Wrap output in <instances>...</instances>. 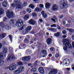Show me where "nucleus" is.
<instances>
[{
    "mask_svg": "<svg viewBox=\"0 0 74 74\" xmlns=\"http://www.w3.org/2000/svg\"><path fill=\"white\" fill-rule=\"evenodd\" d=\"M10 23L13 26L21 27L23 23V21L21 19L17 20L16 21L14 20L11 19L10 21Z\"/></svg>",
    "mask_w": 74,
    "mask_h": 74,
    "instance_id": "f257e3e1",
    "label": "nucleus"
},
{
    "mask_svg": "<svg viewBox=\"0 0 74 74\" xmlns=\"http://www.w3.org/2000/svg\"><path fill=\"white\" fill-rule=\"evenodd\" d=\"M63 43L64 45H65V46L63 47V49L64 51L67 50V47L71 48L72 46L71 45L70 43L69 40L68 39H65L63 41Z\"/></svg>",
    "mask_w": 74,
    "mask_h": 74,
    "instance_id": "f03ea898",
    "label": "nucleus"
},
{
    "mask_svg": "<svg viewBox=\"0 0 74 74\" xmlns=\"http://www.w3.org/2000/svg\"><path fill=\"white\" fill-rule=\"evenodd\" d=\"M21 0H15L14 3L11 5L12 7H16V8H22L23 7V5L22 3L19 2Z\"/></svg>",
    "mask_w": 74,
    "mask_h": 74,
    "instance_id": "7ed1b4c3",
    "label": "nucleus"
},
{
    "mask_svg": "<svg viewBox=\"0 0 74 74\" xmlns=\"http://www.w3.org/2000/svg\"><path fill=\"white\" fill-rule=\"evenodd\" d=\"M60 7L62 9L63 8H67L68 7V4L67 1L64 2L63 1L62 2H60Z\"/></svg>",
    "mask_w": 74,
    "mask_h": 74,
    "instance_id": "20e7f679",
    "label": "nucleus"
},
{
    "mask_svg": "<svg viewBox=\"0 0 74 74\" xmlns=\"http://www.w3.org/2000/svg\"><path fill=\"white\" fill-rule=\"evenodd\" d=\"M5 57V55L3 53H0V66L4 64V61L2 59H4Z\"/></svg>",
    "mask_w": 74,
    "mask_h": 74,
    "instance_id": "39448f33",
    "label": "nucleus"
},
{
    "mask_svg": "<svg viewBox=\"0 0 74 74\" xmlns=\"http://www.w3.org/2000/svg\"><path fill=\"white\" fill-rule=\"evenodd\" d=\"M6 15L9 18H12L13 16H14L15 14L13 12H10L9 10H8L7 13Z\"/></svg>",
    "mask_w": 74,
    "mask_h": 74,
    "instance_id": "423d86ee",
    "label": "nucleus"
},
{
    "mask_svg": "<svg viewBox=\"0 0 74 74\" xmlns=\"http://www.w3.org/2000/svg\"><path fill=\"white\" fill-rule=\"evenodd\" d=\"M17 66L16 64H11L9 67V69L11 71L14 70L16 69Z\"/></svg>",
    "mask_w": 74,
    "mask_h": 74,
    "instance_id": "0eeeda50",
    "label": "nucleus"
},
{
    "mask_svg": "<svg viewBox=\"0 0 74 74\" xmlns=\"http://www.w3.org/2000/svg\"><path fill=\"white\" fill-rule=\"evenodd\" d=\"M58 71L56 69H52L51 70L49 73V74H57Z\"/></svg>",
    "mask_w": 74,
    "mask_h": 74,
    "instance_id": "6e6552de",
    "label": "nucleus"
},
{
    "mask_svg": "<svg viewBox=\"0 0 74 74\" xmlns=\"http://www.w3.org/2000/svg\"><path fill=\"white\" fill-rule=\"evenodd\" d=\"M18 70L20 73H22L24 71L25 68L23 66H20L18 68Z\"/></svg>",
    "mask_w": 74,
    "mask_h": 74,
    "instance_id": "1a4fd4ad",
    "label": "nucleus"
},
{
    "mask_svg": "<svg viewBox=\"0 0 74 74\" xmlns=\"http://www.w3.org/2000/svg\"><path fill=\"white\" fill-rule=\"evenodd\" d=\"M29 24L34 25L36 24V21L33 19H30L29 21Z\"/></svg>",
    "mask_w": 74,
    "mask_h": 74,
    "instance_id": "9d476101",
    "label": "nucleus"
},
{
    "mask_svg": "<svg viewBox=\"0 0 74 74\" xmlns=\"http://www.w3.org/2000/svg\"><path fill=\"white\" fill-rule=\"evenodd\" d=\"M58 8V6L55 5H53V7L51 8V10H52L53 11H57Z\"/></svg>",
    "mask_w": 74,
    "mask_h": 74,
    "instance_id": "9b49d317",
    "label": "nucleus"
},
{
    "mask_svg": "<svg viewBox=\"0 0 74 74\" xmlns=\"http://www.w3.org/2000/svg\"><path fill=\"white\" fill-rule=\"evenodd\" d=\"M38 70L40 73L44 74V68L42 67H40L38 69Z\"/></svg>",
    "mask_w": 74,
    "mask_h": 74,
    "instance_id": "f8f14e48",
    "label": "nucleus"
},
{
    "mask_svg": "<svg viewBox=\"0 0 74 74\" xmlns=\"http://www.w3.org/2000/svg\"><path fill=\"white\" fill-rule=\"evenodd\" d=\"M38 70L40 73L44 74V68L42 67H40L38 69Z\"/></svg>",
    "mask_w": 74,
    "mask_h": 74,
    "instance_id": "ddd939ff",
    "label": "nucleus"
},
{
    "mask_svg": "<svg viewBox=\"0 0 74 74\" xmlns=\"http://www.w3.org/2000/svg\"><path fill=\"white\" fill-rule=\"evenodd\" d=\"M2 5L3 7L6 8L8 5V3L7 2L5 1H4L2 3Z\"/></svg>",
    "mask_w": 74,
    "mask_h": 74,
    "instance_id": "4468645a",
    "label": "nucleus"
},
{
    "mask_svg": "<svg viewBox=\"0 0 74 74\" xmlns=\"http://www.w3.org/2000/svg\"><path fill=\"white\" fill-rule=\"evenodd\" d=\"M52 39L51 38H48L47 39V42L48 45H50L52 43Z\"/></svg>",
    "mask_w": 74,
    "mask_h": 74,
    "instance_id": "2eb2a0df",
    "label": "nucleus"
},
{
    "mask_svg": "<svg viewBox=\"0 0 74 74\" xmlns=\"http://www.w3.org/2000/svg\"><path fill=\"white\" fill-rule=\"evenodd\" d=\"M5 27L6 31H8V30H10L11 29V28L10 27V25H5Z\"/></svg>",
    "mask_w": 74,
    "mask_h": 74,
    "instance_id": "dca6fc26",
    "label": "nucleus"
},
{
    "mask_svg": "<svg viewBox=\"0 0 74 74\" xmlns=\"http://www.w3.org/2000/svg\"><path fill=\"white\" fill-rule=\"evenodd\" d=\"M63 62H66L65 63V64H70V60L68 59H65L63 60Z\"/></svg>",
    "mask_w": 74,
    "mask_h": 74,
    "instance_id": "f3484780",
    "label": "nucleus"
},
{
    "mask_svg": "<svg viewBox=\"0 0 74 74\" xmlns=\"http://www.w3.org/2000/svg\"><path fill=\"white\" fill-rule=\"evenodd\" d=\"M6 36V34L3 33L0 35V39H3Z\"/></svg>",
    "mask_w": 74,
    "mask_h": 74,
    "instance_id": "a211bd4d",
    "label": "nucleus"
},
{
    "mask_svg": "<svg viewBox=\"0 0 74 74\" xmlns=\"http://www.w3.org/2000/svg\"><path fill=\"white\" fill-rule=\"evenodd\" d=\"M15 58V57L14 56H10L9 58H8L7 59V60H13Z\"/></svg>",
    "mask_w": 74,
    "mask_h": 74,
    "instance_id": "6ab92c4d",
    "label": "nucleus"
},
{
    "mask_svg": "<svg viewBox=\"0 0 74 74\" xmlns=\"http://www.w3.org/2000/svg\"><path fill=\"white\" fill-rule=\"evenodd\" d=\"M31 29H32V27H31V26H28L26 29V31L27 32H29L31 30Z\"/></svg>",
    "mask_w": 74,
    "mask_h": 74,
    "instance_id": "aec40b11",
    "label": "nucleus"
},
{
    "mask_svg": "<svg viewBox=\"0 0 74 74\" xmlns=\"http://www.w3.org/2000/svg\"><path fill=\"white\" fill-rule=\"evenodd\" d=\"M2 51L3 52L5 53H7L8 50L7 49V48L5 47H4L2 48Z\"/></svg>",
    "mask_w": 74,
    "mask_h": 74,
    "instance_id": "412c9836",
    "label": "nucleus"
},
{
    "mask_svg": "<svg viewBox=\"0 0 74 74\" xmlns=\"http://www.w3.org/2000/svg\"><path fill=\"white\" fill-rule=\"evenodd\" d=\"M42 54L43 56V57H45V56H47V52L46 50L42 51Z\"/></svg>",
    "mask_w": 74,
    "mask_h": 74,
    "instance_id": "4be33fe9",
    "label": "nucleus"
},
{
    "mask_svg": "<svg viewBox=\"0 0 74 74\" xmlns=\"http://www.w3.org/2000/svg\"><path fill=\"white\" fill-rule=\"evenodd\" d=\"M35 10L34 11H35V12H36V11H37V12H41L42 10L41 9H40L38 7L36 8Z\"/></svg>",
    "mask_w": 74,
    "mask_h": 74,
    "instance_id": "5701e85b",
    "label": "nucleus"
},
{
    "mask_svg": "<svg viewBox=\"0 0 74 74\" xmlns=\"http://www.w3.org/2000/svg\"><path fill=\"white\" fill-rule=\"evenodd\" d=\"M45 7L47 9L49 8L50 7V4L48 2L46 3L45 5Z\"/></svg>",
    "mask_w": 74,
    "mask_h": 74,
    "instance_id": "b1692460",
    "label": "nucleus"
},
{
    "mask_svg": "<svg viewBox=\"0 0 74 74\" xmlns=\"http://www.w3.org/2000/svg\"><path fill=\"white\" fill-rule=\"evenodd\" d=\"M5 24L3 22H0V26L3 29L5 27Z\"/></svg>",
    "mask_w": 74,
    "mask_h": 74,
    "instance_id": "393cba45",
    "label": "nucleus"
},
{
    "mask_svg": "<svg viewBox=\"0 0 74 74\" xmlns=\"http://www.w3.org/2000/svg\"><path fill=\"white\" fill-rule=\"evenodd\" d=\"M29 15L27 14L24 16V19L25 21H26V20H27L29 19Z\"/></svg>",
    "mask_w": 74,
    "mask_h": 74,
    "instance_id": "a878e982",
    "label": "nucleus"
},
{
    "mask_svg": "<svg viewBox=\"0 0 74 74\" xmlns=\"http://www.w3.org/2000/svg\"><path fill=\"white\" fill-rule=\"evenodd\" d=\"M60 33L59 32H57V33L55 34L54 36L55 37H59L60 36Z\"/></svg>",
    "mask_w": 74,
    "mask_h": 74,
    "instance_id": "bb28decb",
    "label": "nucleus"
},
{
    "mask_svg": "<svg viewBox=\"0 0 74 74\" xmlns=\"http://www.w3.org/2000/svg\"><path fill=\"white\" fill-rule=\"evenodd\" d=\"M51 20H52L53 22H56V21H55V20H56V17L55 16H53V18H51Z\"/></svg>",
    "mask_w": 74,
    "mask_h": 74,
    "instance_id": "cd10ccee",
    "label": "nucleus"
},
{
    "mask_svg": "<svg viewBox=\"0 0 74 74\" xmlns=\"http://www.w3.org/2000/svg\"><path fill=\"white\" fill-rule=\"evenodd\" d=\"M14 74H20V72L17 70H15L13 71Z\"/></svg>",
    "mask_w": 74,
    "mask_h": 74,
    "instance_id": "c85d7f7f",
    "label": "nucleus"
},
{
    "mask_svg": "<svg viewBox=\"0 0 74 74\" xmlns=\"http://www.w3.org/2000/svg\"><path fill=\"white\" fill-rule=\"evenodd\" d=\"M29 8H32V9H34V8L35 7L34 5L33 4H31L30 5H29Z\"/></svg>",
    "mask_w": 74,
    "mask_h": 74,
    "instance_id": "c756f323",
    "label": "nucleus"
},
{
    "mask_svg": "<svg viewBox=\"0 0 74 74\" xmlns=\"http://www.w3.org/2000/svg\"><path fill=\"white\" fill-rule=\"evenodd\" d=\"M26 11L28 13H31L32 12V10L30 8H27L26 9Z\"/></svg>",
    "mask_w": 74,
    "mask_h": 74,
    "instance_id": "7c9ffc66",
    "label": "nucleus"
},
{
    "mask_svg": "<svg viewBox=\"0 0 74 74\" xmlns=\"http://www.w3.org/2000/svg\"><path fill=\"white\" fill-rule=\"evenodd\" d=\"M30 56H26V61H29L30 60Z\"/></svg>",
    "mask_w": 74,
    "mask_h": 74,
    "instance_id": "2f4dec72",
    "label": "nucleus"
},
{
    "mask_svg": "<svg viewBox=\"0 0 74 74\" xmlns=\"http://www.w3.org/2000/svg\"><path fill=\"white\" fill-rule=\"evenodd\" d=\"M67 30H69L71 33H73V32H74V29H70V28H68L67 29Z\"/></svg>",
    "mask_w": 74,
    "mask_h": 74,
    "instance_id": "473e14b6",
    "label": "nucleus"
},
{
    "mask_svg": "<svg viewBox=\"0 0 74 74\" xmlns=\"http://www.w3.org/2000/svg\"><path fill=\"white\" fill-rule=\"evenodd\" d=\"M31 71L33 73L36 72V69L35 68H32L31 70Z\"/></svg>",
    "mask_w": 74,
    "mask_h": 74,
    "instance_id": "72a5a7b5",
    "label": "nucleus"
},
{
    "mask_svg": "<svg viewBox=\"0 0 74 74\" xmlns=\"http://www.w3.org/2000/svg\"><path fill=\"white\" fill-rule=\"evenodd\" d=\"M9 37L10 40V41L12 42V35H9Z\"/></svg>",
    "mask_w": 74,
    "mask_h": 74,
    "instance_id": "f704fd0d",
    "label": "nucleus"
},
{
    "mask_svg": "<svg viewBox=\"0 0 74 74\" xmlns=\"http://www.w3.org/2000/svg\"><path fill=\"white\" fill-rule=\"evenodd\" d=\"M24 42H26V43H28L29 42V40L28 39L25 38L24 41Z\"/></svg>",
    "mask_w": 74,
    "mask_h": 74,
    "instance_id": "c9c22d12",
    "label": "nucleus"
},
{
    "mask_svg": "<svg viewBox=\"0 0 74 74\" xmlns=\"http://www.w3.org/2000/svg\"><path fill=\"white\" fill-rule=\"evenodd\" d=\"M49 30H51V31H52L53 32H55V28H49Z\"/></svg>",
    "mask_w": 74,
    "mask_h": 74,
    "instance_id": "e433bc0d",
    "label": "nucleus"
},
{
    "mask_svg": "<svg viewBox=\"0 0 74 74\" xmlns=\"http://www.w3.org/2000/svg\"><path fill=\"white\" fill-rule=\"evenodd\" d=\"M22 60L23 61H26V56L23 57Z\"/></svg>",
    "mask_w": 74,
    "mask_h": 74,
    "instance_id": "4c0bfd02",
    "label": "nucleus"
},
{
    "mask_svg": "<svg viewBox=\"0 0 74 74\" xmlns=\"http://www.w3.org/2000/svg\"><path fill=\"white\" fill-rule=\"evenodd\" d=\"M18 64L19 66H22L23 65V63L21 62H18Z\"/></svg>",
    "mask_w": 74,
    "mask_h": 74,
    "instance_id": "58836bf2",
    "label": "nucleus"
},
{
    "mask_svg": "<svg viewBox=\"0 0 74 74\" xmlns=\"http://www.w3.org/2000/svg\"><path fill=\"white\" fill-rule=\"evenodd\" d=\"M50 27H56V24H54L52 25H51Z\"/></svg>",
    "mask_w": 74,
    "mask_h": 74,
    "instance_id": "ea45409f",
    "label": "nucleus"
},
{
    "mask_svg": "<svg viewBox=\"0 0 74 74\" xmlns=\"http://www.w3.org/2000/svg\"><path fill=\"white\" fill-rule=\"evenodd\" d=\"M47 16H48V14H47L46 13H45L43 15V16L44 18H47Z\"/></svg>",
    "mask_w": 74,
    "mask_h": 74,
    "instance_id": "a19ab883",
    "label": "nucleus"
},
{
    "mask_svg": "<svg viewBox=\"0 0 74 74\" xmlns=\"http://www.w3.org/2000/svg\"><path fill=\"white\" fill-rule=\"evenodd\" d=\"M66 33H67V31H66L65 30H64L62 31V33L63 34H66Z\"/></svg>",
    "mask_w": 74,
    "mask_h": 74,
    "instance_id": "79ce46f5",
    "label": "nucleus"
},
{
    "mask_svg": "<svg viewBox=\"0 0 74 74\" xmlns=\"http://www.w3.org/2000/svg\"><path fill=\"white\" fill-rule=\"evenodd\" d=\"M39 7L40 8H43L44 5L42 4H40L39 5Z\"/></svg>",
    "mask_w": 74,
    "mask_h": 74,
    "instance_id": "37998d69",
    "label": "nucleus"
},
{
    "mask_svg": "<svg viewBox=\"0 0 74 74\" xmlns=\"http://www.w3.org/2000/svg\"><path fill=\"white\" fill-rule=\"evenodd\" d=\"M28 51V49H27L26 51V53L27 55H29V52Z\"/></svg>",
    "mask_w": 74,
    "mask_h": 74,
    "instance_id": "c03bdc74",
    "label": "nucleus"
},
{
    "mask_svg": "<svg viewBox=\"0 0 74 74\" xmlns=\"http://www.w3.org/2000/svg\"><path fill=\"white\" fill-rule=\"evenodd\" d=\"M23 5L25 7V6H26V5H27V3H26V2H24L23 3Z\"/></svg>",
    "mask_w": 74,
    "mask_h": 74,
    "instance_id": "a18cd8bd",
    "label": "nucleus"
},
{
    "mask_svg": "<svg viewBox=\"0 0 74 74\" xmlns=\"http://www.w3.org/2000/svg\"><path fill=\"white\" fill-rule=\"evenodd\" d=\"M32 15H33V16H36V13H33L32 14Z\"/></svg>",
    "mask_w": 74,
    "mask_h": 74,
    "instance_id": "49530a36",
    "label": "nucleus"
},
{
    "mask_svg": "<svg viewBox=\"0 0 74 74\" xmlns=\"http://www.w3.org/2000/svg\"><path fill=\"white\" fill-rule=\"evenodd\" d=\"M24 27V26H23V27H21L19 29V30H22L23 29V27Z\"/></svg>",
    "mask_w": 74,
    "mask_h": 74,
    "instance_id": "de8ad7c7",
    "label": "nucleus"
},
{
    "mask_svg": "<svg viewBox=\"0 0 74 74\" xmlns=\"http://www.w3.org/2000/svg\"><path fill=\"white\" fill-rule=\"evenodd\" d=\"M9 50L10 51H12L13 49H12V47H10L9 48Z\"/></svg>",
    "mask_w": 74,
    "mask_h": 74,
    "instance_id": "09e8293b",
    "label": "nucleus"
},
{
    "mask_svg": "<svg viewBox=\"0 0 74 74\" xmlns=\"http://www.w3.org/2000/svg\"><path fill=\"white\" fill-rule=\"evenodd\" d=\"M21 47H25V45L23 44H21Z\"/></svg>",
    "mask_w": 74,
    "mask_h": 74,
    "instance_id": "8fccbe9b",
    "label": "nucleus"
},
{
    "mask_svg": "<svg viewBox=\"0 0 74 74\" xmlns=\"http://www.w3.org/2000/svg\"><path fill=\"white\" fill-rule=\"evenodd\" d=\"M72 38L73 40H74V34H73L72 35Z\"/></svg>",
    "mask_w": 74,
    "mask_h": 74,
    "instance_id": "3c124183",
    "label": "nucleus"
},
{
    "mask_svg": "<svg viewBox=\"0 0 74 74\" xmlns=\"http://www.w3.org/2000/svg\"><path fill=\"white\" fill-rule=\"evenodd\" d=\"M63 17V16L62 15L59 16V18H60V19H62Z\"/></svg>",
    "mask_w": 74,
    "mask_h": 74,
    "instance_id": "603ef678",
    "label": "nucleus"
},
{
    "mask_svg": "<svg viewBox=\"0 0 74 74\" xmlns=\"http://www.w3.org/2000/svg\"><path fill=\"white\" fill-rule=\"evenodd\" d=\"M59 54L58 53L57 54L56 56V58H58V57H59Z\"/></svg>",
    "mask_w": 74,
    "mask_h": 74,
    "instance_id": "864d4df0",
    "label": "nucleus"
},
{
    "mask_svg": "<svg viewBox=\"0 0 74 74\" xmlns=\"http://www.w3.org/2000/svg\"><path fill=\"white\" fill-rule=\"evenodd\" d=\"M6 20H7V18L5 17H4L3 18V21L4 22H5Z\"/></svg>",
    "mask_w": 74,
    "mask_h": 74,
    "instance_id": "5fc2aeb1",
    "label": "nucleus"
},
{
    "mask_svg": "<svg viewBox=\"0 0 74 74\" xmlns=\"http://www.w3.org/2000/svg\"><path fill=\"white\" fill-rule=\"evenodd\" d=\"M20 41H22V40H23V38H22V36H20Z\"/></svg>",
    "mask_w": 74,
    "mask_h": 74,
    "instance_id": "6e6d98bb",
    "label": "nucleus"
},
{
    "mask_svg": "<svg viewBox=\"0 0 74 74\" xmlns=\"http://www.w3.org/2000/svg\"><path fill=\"white\" fill-rule=\"evenodd\" d=\"M41 13L42 14H43V15L44 14H45V12H44V11H42V12H41Z\"/></svg>",
    "mask_w": 74,
    "mask_h": 74,
    "instance_id": "4d7b16f0",
    "label": "nucleus"
},
{
    "mask_svg": "<svg viewBox=\"0 0 74 74\" xmlns=\"http://www.w3.org/2000/svg\"><path fill=\"white\" fill-rule=\"evenodd\" d=\"M39 21L40 22H42L43 21L42 19H40L39 20Z\"/></svg>",
    "mask_w": 74,
    "mask_h": 74,
    "instance_id": "13d9d810",
    "label": "nucleus"
},
{
    "mask_svg": "<svg viewBox=\"0 0 74 74\" xmlns=\"http://www.w3.org/2000/svg\"><path fill=\"white\" fill-rule=\"evenodd\" d=\"M72 45L73 48H74V42H73L72 43Z\"/></svg>",
    "mask_w": 74,
    "mask_h": 74,
    "instance_id": "bf43d9fd",
    "label": "nucleus"
},
{
    "mask_svg": "<svg viewBox=\"0 0 74 74\" xmlns=\"http://www.w3.org/2000/svg\"><path fill=\"white\" fill-rule=\"evenodd\" d=\"M53 47H51L50 48V50L51 51H53Z\"/></svg>",
    "mask_w": 74,
    "mask_h": 74,
    "instance_id": "052dcab7",
    "label": "nucleus"
},
{
    "mask_svg": "<svg viewBox=\"0 0 74 74\" xmlns=\"http://www.w3.org/2000/svg\"><path fill=\"white\" fill-rule=\"evenodd\" d=\"M66 70H67V71H70V68H66Z\"/></svg>",
    "mask_w": 74,
    "mask_h": 74,
    "instance_id": "680f3d73",
    "label": "nucleus"
},
{
    "mask_svg": "<svg viewBox=\"0 0 74 74\" xmlns=\"http://www.w3.org/2000/svg\"><path fill=\"white\" fill-rule=\"evenodd\" d=\"M57 28L58 29H60V26L57 25Z\"/></svg>",
    "mask_w": 74,
    "mask_h": 74,
    "instance_id": "e2e57ef3",
    "label": "nucleus"
},
{
    "mask_svg": "<svg viewBox=\"0 0 74 74\" xmlns=\"http://www.w3.org/2000/svg\"><path fill=\"white\" fill-rule=\"evenodd\" d=\"M62 37H63V38H66V35H63L62 36Z\"/></svg>",
    "mask_w": 74,
    "mask_h": 74,
    "instance_id": "0e129e2a",
    "label": "nucleus"
},
{
    "mask_svg": "<svg viewBox=\"0 0 74 74\" xmlns=\"http://www.w3.org/2000/svg\"><path fill=\"white\" fill-rule=\"evenodd\" d=\"M1 48H2V44L0 43V49H1Z\"/></svg>",
    "mask_w": 74,
    "mask_h": 74,
    "instance_id": "69168bd1",
    "label": "nucleus"
},
{
    "mask_svg": "<svg viewBox=\"0 0 74 74\" xmlns=\"http://www.w3.org/2000/svg\"><path fill=\"white\" fill-rule=\"evenodd\" d=\"M52 56V55L51 54H49V57H51V56Z\"/></svg>",
    "mask_w": 74,
    "mask_h": 74,
    "instance_id": "338daca9",
    "label": "nucleus"
},
{
    "mask_svg": "<svg viewBox=\"0 0 74 74\" xmlns=\"http://www.w3.org/2000/svg\"><path fill=\"white\" fill-rule=\"evenodd\" d=\"M66 26H70V24H67L66 25Z\"/></svg>",
    "mask_w": 74,
    "mask_h": 74,
    "instance_id": "774afa93",
    "label": "nucleus"
}]
</instances>
